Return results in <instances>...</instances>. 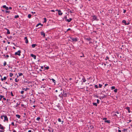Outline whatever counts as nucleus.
<instances>
[{
	"instance_id": "1",
	"label": "nucleus",
	"mask_w": 132,
	"mask_h": 132,
	"mask_svg": "<svg viewBox=\"0 0 132 132\" xmlns=\"http://www.w3.org/2000/svg\"><path fill=\"white\" fill-rule=\"evenodd\" d=\"M70 39H71L72 42H76L78 41L77 38H74L72 37H70Z\"/></svg>"
},
{
	"instance_id": "2",
	"label": "nucleus",
	"mask_w": 132,
	"mask_h": 132,
	"mask_svg": "<svg viewBox=\"0 0 132 132\" xmlns=\"http://www.w3.org/2000/svg\"><path fill=\"white\" fill-rule=\"evenodd\" d=\"M21 51L20 50H19L17 52L15 53V55H17L19 56L21 55L20 53Z\"/></svg>"
},
{
	"instance_id": "3",
	"label": "nucleus",
	"mask_w": 132,
	"mask_h": 132,
	"mask_svg": "<svg viewBox=\"0 0 132 132\" xmlns=\"http://www.w3.org/2000/svg\"><path fill=\"white\" fill-rule=\"evenodd\" d=\"M56 11H58V14L59 15H61L63 14L61 12V10H56Z\"/></svg>"
},
{
	"instance_id": "4",
	"label": "nucleus",
	"mask_w": 132,
	"mask_h": 132,
	"mask_svg": "<svg viewBox=\"0 0 132 132\" xmlns=\"http://www.w3.org/2000/svg\"><path fill=\"white\" fill-rule=\"evenodd\" d=\"M62 96L64 97H66L67 96V94L66 93H65L63 90V93L62 94Z\"/></svg>"
},
{
	"instance_id": "5",
	"label": "nucleus",
	"mask_w": 132,
	"mask_h": 132,
	"mask_svg": "<svg viewBox=\"0 0 132 132\" xmlns=\"http://www.w3.org/2000/svg\"><path fill=\"white\" fill-rule=\"evenodd\" d=\"M93 20H96L98 21V20L97 18V17L95 15L93 16Z\"/></svg>"
},
{
	"instance_id": "6",
	"label": "nucleus",
	"mask_w": 132,
	"mask_h": 132,
	"mask_svg": "<svg viewBox=\"0 0 132 132\" xmlns=\"http://www.w3.org/2000/svg\"><path fill=\"white\" fill-rule=\"evenodd\" d=\"M30 56L31 57H33L34 59H36V56L35 55H34L33 54H31L30 55Z\"/></svg>"
},
{
	"instance_id": "7",
	"label": "nucleus",
	"mask_w": 132,
	"mask_h": 132,
	"mask_svg": "<svg viewBox=\"0 0 132 132\" xmlns=\"http://www.w3.org/2000/svg\"><path fill=\"white\" fill-rule=\"evenodd\" d=\"M24 40H25V43H28V41L27 37H25L24 38Z\"/></svg>"
},
{
	"instance_id": "8",
	"label": "nucleus",
	"mask_w": 132,
	"mask_h": 132,
	"mask_svg": "<svg viewBox=\"0 0 132 132\" xmlns=\"http://www.w3.org/2000/svg\"><path fill=\"white\" fill-rule=\"evenodd\" d=\"M3 117L4 118V120H5L8 121V118L7 117V116L6 115H3Z\"/></svg>"
},
{
	"instance_id": "9",
	"label": "nucleus",
	"mask_w": 132,
	"mask_h": 132,
	"mask_svg": "<svg viewBox=\"0 0 132 132\" xmlns=\"http://www.w3.org/2000/svg\"><path fill=\"white\" fill-rule=\"evenodd\" d=\"M41 35L43 36V37H44L45 36V34L44 32L43 31H42L40 32Z\"/></svg>"
},
{
	"instance_id": "10",
	"label": "nucleus",
	"mask_w": 132,
	"mask_h": 132,
	"mask_svg": "<svg viewBox=\"0 0 132 132\" xmlns=\"http://www.w3.org/2000/svg\"><path fill=\"white\" fill-rule=\"evenodd\" d=\"M3 7L5 8L6 10H8L9 9V7H7L5 5H4L3 6Z\"/></svg>"
},
{
	"instance_id": "11",
	"label": "nucleus",
	"mask_w": 132,
	"mask_h": 132,
	"mask_svg": "<svg viewBox=\"0 0 132 132\" xmlns=\"http://www.w3.org/2000/svg\"><path fill=\"white\" fill-rule=\"evenodd\" d=\"M5 29L7 30V34H10V32L9 30L6 28H5Z\"/></svg>"
},
{
	"instance_id": "12",
	"label": "nucleus",
	"mask_w": 132,
	"mask_h": 132,
	"mask_svg": "<svg viewBox=\"0 0 132 132\" xmlns=\"http://www.w3.org/2000/svg\"><path fill=\"white\" fill-rule=\"evenodd\" d=\"M20 102H19V103H17L16 105L15 106H14V107L15 108H16L20 104Z\"/></svg>"
},
{
	"instance_id": "13",
	"label": "nucleus",
	"mask_w": 132,
	"mask_h": 132,
	"mask_svg": "<svg viewBox=\"0 0 132 132\" xmlns=\"http://www.w3.org/2000/svg\"><path fill=\"white\" fill-rule=\"evenodd\" d=\"M85 39L87 41H90L92 40V39L90 37L85 38Z\"/></svg>"
},
{
	"instance_id": "14",
	"label": "nucleus",
	"mask_w": 132,
	"mask_h": 132,
	"mask_svg": "<svg viewBox=\"0 0 132 132\" xmlns=\"http://www.w3.org/2000/svg\"><path fill=\"white\" fill-rule=\"evenodd\" d=\"M126 109L128 110V113H130V108L129 107H126Z\"/></svg>"
},
{
	"instance_id": "15",
	"label": "nucleus",
	"mask_w": 132,
	"mask_h": 132,
	"mask_svg": "<svg viewBox=\"0 0 132 132\" xmlns=\"http://www.w3.org/2000/svg\"><path fill=\"white\" fill-rule=\"evenodd\" d=\"M72 20L71 18H70L69 19H68L67 20V21L68 22H70Z\"/></svg>"
},
{
	"instance_id": "16",
	"label": "nucleus",
	"mask_w": 132,
	"mask_h": 132,
	"mask_svg": "<svg viewBox=\"0 0 132 132\" xmlns=\"http://www.w3.org/2000/svg\"><path fill=\"white\" fill-rule=\"evenodd\" d=\"M82 80L83 81V82H85L86 81V80L84 77H83V78L82 79Z\"/></svg>"
},
{
	"instance_id": "17",
	"label": "nucleus",
	"mask_w": 132,
	"mask_h": 132,
	"mask_svg": "<svg viewBox=\"0 0 132 132\" xmlns=\"http://www.w3.org/2000/svg\"><path fill=\"white\" fill-rule=\"evenodd\" d=\"M6 77H4L3 78H1V80L2 81H3V80H6Z\"/></svg>"
},
{
	"instance_id": "18",
	"label": "nucleus",
	"mask_w": 132,
	"mask_h": 132,
	"mask_svg": "<svg viewBox=\"0 0 132 132\" xmlns=\"http://www.w3.org/2000/svg\"><path fill=\"white\" fill-rule=\"evenodd\" d=\"M122 23H124L125 24V25H126L127 24L126 21L125 20H124L122 21Z\"/></svg>"
},
{
	"instance_id": "19",
	"label": "nucleus",
	"mask_w": 132,
	"mask_h": 132,
	"mask_svg": "<svg viewBox=\"0 0 132 132\" xmlns=\"http://www.w3.org/2000/svg\"><path fill=\"white\" fill-rule=\"evenodd\" d=\"M29 88H22V89H23V90H24L26 91L27 90H28L29 89Z\"/></svg>"
},
{
	"instance_id": "20",
	"label": "nucleus",
	"mask_w": 132,
	"mask_h": 132,
	"mask_svg": "<svg viewBox=\"0 0 132 132\" xmlns=\"http://www.w3.org/2000/svg\"><path fill=\"white\" fill-rule=\"evenodd\" d=\"M37 45L36 44H33L32 45V47L34 48L35 47V46Z\"/></svg>"
},
{
	"instance_id": "21",
	"label": "nucleus",
	"mask_w": 132,
	"mask_h": 132,
	"mask_svg": "<svg viewBox=\"0 0 132 132\" xmlns=\"http://www.w3.org/2000/svg\"><path fill=\"white\" fill-rule=\"evenodd\" d=\"M16 116L18 118H20V116L19 114H16Z\"/></svg>"
},
{
	"instance_id": "22",
	"label": "nucleus",
	"mask_w": 132,
	"mask_h": 132,
	"mask_svg": "<svg viewBox=\"0 0 132 132\" xmlns=\"http://www.w3.org/2000/svg\"><path fill=\"white\" fill-rule=\"evenodd\" d=\"M39 25H41V26H43V24H42L41 23H39L37 25L36 27H38Z\"/></svg>"
},
{
	"instance_id": "23",
	"label": "nucleus",
	"mask_w": 132,
	"mask_h": 132,
	"mask_svg": "<svg viewBox=\"0 0 132 132\" xmlns=\"http://www.w3.org/2000/svg\"><path fill=\"white\" fill-rule=\"evenodd\" d=\"M50 79L51 80L54 84L55 83V82H56L55 81V80L54 79L52 78V79Z\"/></svg>"
},
{
	"instance_id": "24",
	"label": "nucleus",
	"mask_w": 132,
	"mask_h": 132,
	"mask_svg": "<svg viewBox=\"0 0 132 132\" xmlns=\"http://www.w3.org/2000/svg\"><path fill=\"white\" fill-rule=\"evenodd\" d=\"M105 122L108 123H110V121L109 120H106L105 121Z\"/></svg>"
},
{
	"instance_id": "25",
	"label": "nucleus",
	"mask_w": 132,
	"mask_h": 132,
	"mask_svg": "<svg viewBox=\"0 0 132 132\" xmlns=\"http://www.w3.org/2000/svg\"><path fill=\"white\" fill-rule=\"evenodd\" d=\"M93 104L94 105H95V106H97V104L96 103H93Z\"/></svg>"
},
{
	"instance_id": "26",
	"label": "nucleus",
	"mask_w": 132,
	"mask_h": 132,
	"mask_svg": "<svg viewBox=\"0 0 132 132\" xmlns=\"http://www.w3.org/2000/svg\"><path fill=\"white\" fill-rule=\"evenodd\" d=\"M46 87V85L45 84H44V85H43L41 87H43V88H45Z\"/></svg>"
},
{
	"instance_id": "27",
	"label": "nucleus",
	"mask_w": 132,
	"mask_h": 132,
	"mask_svg": "<svg viewBox=\"0 0 132 132\" xmlns=\"http://www.w3.org/2000/svg\"><path fill=\"white\" fill-rule=\"evenodd\" d=\"M15 82H18L19 81V79L16 78L15 79Z\"/></svg>"
},
{
	"instance_id": "28",
	"label": "nucleus",
	"mask_w": 132,
	"mask_h": 132,
	"mask_svg": "<svg viewBox=\"0 0 132 132\" xmlns=\"http://www.w3.org/2000/svg\"><path fill=\"white\" fill-rule=\"evenodd\" d=\"M31 14H29L28 15V18H31Z\"/></svg>"
},
{
	"instance_id": "29",
	"label": "nucleus",
	"mask_w": 132,
	"mask_h": 132,
	"mask_svg": "<svg viewBox=\"0 0 132 132\" xmlns=\"http://www.w3.org/2000/svg\"><path fill=\"white\" fill-rule=\"evenodd\" d=\"M44 67L45 68V69H46V70L48 69L49 68V67H48V66H47L46 67H45V66H44Z\"/></svg>"
},
{
	"instance_id": "30",
	"label": "nucleus",
	"mask_w": 132,
	"mask_h": 132,
	"mask_svg": "<svg viewBox=\"0 0 132 132\" xmlns=\"http://www.w3.org/2000/svg\"><path fill=\"white\" fill-rule=\"evenodd\" d=\"M18 74H19V76H21L22 75H23V74L22 73H18Z\"/></svg>"
},
{
	"instance_id": "31",
	"label": "nucleus",
	"mask_w": 132,
	"mask_h": 132,
	"mask_svg": "<svg viewBox=\"0 0 132 132\" xmlns=\"http://www.w3.org/2000/svg\"><path fill=\"white\" fill-rule=\"evenodd\" d=\"M115 89V87L114 86H112L111 87V89L113 90Z\"/></svg>"
},
{
	"instance_id": "32",
	"label": "nucleus",
	"mask_w": 132,
	"mask_h": 132,
	"mask_svg": "<svg viewBox=\"0 0 132 132\" xmlns=\"http://www.w3.org/2000/svg\"><path fill=\"white\" fill-rule=\"evenodd\" d=\"M40 118L39 117H38L36 119V120H38V121H39V120H40Z\"/></svg>"
},
{
	"instance_id": "33",
	"label": "nucleus",
	"mask_w": 132,
	"mask_h": 132,
	"mask_svg": "<svg viewBox=\"0 0 132 132\" xmlns=\"http://www.w3.org/2000/svg\"><path fill=\"white\" fill-rule=\"evenodd\" d=\"M19 17V16L18 15H15L14 16V18H16Z\"/></svg>"
},
{
	"instance_id": "34",
	"label": "nucleus",
	"mask_w": 132,
	"mask_h": 132,
	"mask_svg": "<svg viewBox=\"0 0 132 132\" xmlns=\"http://www.w3.org/2000/svg\"><path fill=\"white\" fill-rule=\"evenodd\" d=\"M6 62L5 61H4V63L3 64V66H5L6 65Z\"/></svg>"
},
{
	"instance_id": "35",
	"label": "nucleus",
	"mask_w": 132,
	"mask_h": 132,
	"mask_svg": "<svg viewBox=\"0 0 132 132\" xmlns=\"http://www.w3.org/2000/svg\"><path fill=\"white\" fill-rule=\"evenodd\" d=\"M44 22L45 23L46 22V18H44Z\"/></svg>"
},
{
	"instance_id": "36",
	"label": "nucleus",
	"mask_w": 132,
	"mask_h": 132,
	"mask_svg": "<svg viewBox=\"0 0 132 132\" xmlns=\"http://www.w3.org/2000/svg\"><path fill=\"white\" fill-rule=\"evenodd\" d=\"M11 94L12 96H13L14 95L13 94L12 92H11Z\"/></svg>"
},
{
	"instance_id": "37",
	"label": "nucleus",
	"mask_w": 132,
	"mask_h": 132,
	"mask_svg": "<svg viewBox=\"0 0 132 132\" xmlns=\"http://www.w3.org/2000/svg\"><path fill=\"white\" fill-rule=\"evenodd\" d=\"M117 90L118 89H116L114 90V92L115 93H117Z\"/></svg>"
},
{
	"instance_id": "38",
	"label": "nucleus",
	"mask_w": 132,
	"mask_h": 132,
	"mask_svg": "<svg viewBox=\"0 0 132 132\" xmlns=\"http://www.w3.org/2000/svg\"><path fill=\"white\" fill-rule=\"evenodd\" d=\"M102 85L101 84H99V88H101L102 86Z\"/></svg>"
},
{
	"instance_id": "39",
	"label": "nucleus",
	"mask_w": 132,
	"mask_h": 132,
	"mask_svg": "<svg viewBox=\"0 0 132 132\" xmlns=\"http://www.w3.org/2000/svg\"><path fill=\"white\" fill-rule=\"evenodd\" d=\"M13 76V74L12 73H11L10 74V76L11 77H12Z\"/></svg>"
},
{
	"instance_id": "40",
	"label": "nucleus",
	"mask_w": 132,
	"mask_h": 132,
	"mask_svg": "<svg viewBox=\"0 0 132 132\" xmlns=\"http://www.w3.org/2000/svg\"><path fill=\"white\" fill-rule=\"evenodd\" d=\"M0 129H4V128L3 126H2L0 127Z\"/></svg>"
},
{
	"instance_id": "41",
	"label": "nucleus",
	"mask_w": 132,
	"mask_h": 132,
	"mask_svg": "<svg viewBox=\"0 0 132 132\" xmlns=\"http://www.w3.org/2000/svg\"><path fill=\"white\" fill-rule=\"evenodd\" d=\"M58 120L59 122H61V119L60 118H58Z\"/></svg>"
},
{
	"instance_id": "42",
	"label": "nucleus",
	"mask_w": 132,
	"mask_h": 132,
	"mask_svg": "<svg viewBox=\"0 0 132 132\" xmlns=\"http://www.w3.org/2000/svg\"><path fill=\"white\" fill-rule=\"evenodd\" d=\"M18 85L17 84H15H15L14 86L15 87H18Z\"/></svg>"
},
{
	"instance_id": "43",
	"label": "nucleus",
	"mask_w": 132,
	"mask_h": 132,
	"mask_svg": "<svg viewBox=\"0 0 132 132\" xmlns=\"http://www.w3.org/2000/svg\"><path fill=\"white\" fill-rule=\"evenodd\" d=\"M24 91L23 90H22L21 92V93L22 94L24 93Z\"/></svg>"
},
{
	"instance_id": "44",
	"label": "nucleus",
	"mask_w": 132,
	"mask_h": 132,
	"mask_svg": "<svg viewBox=\"0 0 132 132\" xmlns=\"http://www.w3.org/2000/svg\"><path fill=\"white\" fill-rule=\"evenodd\" d=\"M97 103H98V104L99 103V102H100V100L98 99H97Z\"/></svg>"
},
{
	"instance_id": "45",
	"label": "nucleus",
	"mask_w": 132,
	"mask_h": 132,
	"mask_svg": "<svg viewBox=\"0 0 132 132\" xmlns=\"http://www.w3.org/2000/svg\"><path fill=\"white\" fill-rule=\"evenodd\" d=\"M95 87L96 88H98V87L97 85H95Z\"/></svg>"
},
{
	"instance_id": "46",
	"label": "nucleus",
	"mask_w": 132,
	"mask_h": 132,
	"mask_svg": "<svg viewBox=\"0 0 132 132\" xmlns=\"http://www.w3.org/2000/svg\"><path fill=\"white\" fill-rule=\"evenodd\" d=\"M109 59V57L108 56H106V59H105V60H108Z\"/></svg>"
},
{
	"instance_id": "47",
	"label": "nucleus",
	"mask_w": 132,
	"mask_h": 132,
	"mask_svg": "<svg viewBox=\"0 0 132 132\" xmlns=\"http://www.w3.org/2000/svg\"><path fill=\"white\" fill-rule=\"evenodd\" d=\"M64 18L67 21V17L66 16H65L64 17Z\"/></svg>"
},
{
	"instance_id": "48",
	"label": "nucleus",
	"mask_w": 132,
	"mask_h": 132,
	"mask_svg": "<svg viewBox=\"0 0 132 132\" xmlns=\"http://www.w3.org/2000/svg\"><path fill=\"white\" fill-rule=\"evenodd\" d=\"M10 12V11H6V13H9Z\"/></svg>"
},
{
	"instance_id": "49",
	"label": "nucleus",
	"mask_w": 132,
	"mask_h": 132,
	"mask_svg": "<svg viewBox=\"0 0 132 132\" xmlns=\"http://www.w3.org/2000/svg\"><path fill=\"white\" fill-rule=\"evenodd\" d=\"M126 12V10H123V13H125Z\"/></svg>"
},
{
	"instance_id": "50",
	"label": "nucleus",
	"mask_w": 132,
	"mask_h": 132,
	"mask_svg": "<svg viewBox=\"0 0 132 132\" xmlns=\"http://www.w3.org/2000/svg\"><path fill=\"white\" fill-rule=\"evenodd\" d=\"M0 97L1 98H3L4 97V96H3V95H0Z\"/></svg>"
},
{
	"instance_id": "51",
	"label": "nucleus",
	"mask_w": 132,
	"mask_h": 132,
	"mask_svg": "<svg viewBox=\"0 0 132 132\" xmlns=\"http://www.w3.org/2000/svg\"><path fill=\"white\" fill-rule=\"evenodd\" d=\"M70 30H71V29L70 28H69L67 29L66 31L67 32V31H68Z\"/></svg>"
},
{
	"instance_id": "52",
	"label": "nucleus",
	"mask_w": 132,
	"mask_h": 132,
	"mask_svg": "<svg viewBox=\"0 0 132 132\" xmlns=\"http://www.w3.org/2000/svg\"><path fill=\"white\" fill-rule=\"evenodd\" d=\"M12 125L13 126H14V123L13 122H12L11 123Z\"/></svg>"
},
{
	"instance_id": "53",
	"label": "nucleus",
	"mask_w": 132,
	"mask_h": 132,
	"mask_svg": "<svg viewBox=\"0 0 132 132\" xmlns=\"http://www.w3.org/2000/svg\"><path fill=\"white\" fill-rule=\"evenodd\" d=\"M115 113H117V114H120V113L118 111H117L115 112Z\"/></svg>"
},
{
	"instance_id": "54",
	"label": "nucleus",
	"mask_w": 132,
	"mask_h": 132,
	"mask_svg": "<svg viewBox=\"0 0 132 132\" xmlns=\"http://www.w3.org/2000/svg\"><path fill=\"white\" fill-rule=\"evenodd\" d=\"M127 129H124L123 130V131H127Z\"/></svg>"
},
{
	"instance_id": "55",
	"label": "nucleus",
	"mask_w": 132,
	"mask_h": 132,
	"mask_svg": "<svg viewBox=\"0 0 132 132\" xmlns=\"http://www.w3.org/2000/svg\"><path fill=\"white\" fill-rule=\"evenodd\" d=\"M129 24H130L129 22H128L127 23V24H126V25H128Z\"/></svg>"
},
{
	"instance_id": "56",
	"label": "nucleus",
	"mask_w": 132,
	"mask_h": 132,
	"mask_svg": "<svg viewBox=\"0 0 132 132\" xmlns=\"http://www.w3.org/2000/svg\"><path fill=\"white\" fill-rule=\"evenodd\" d=\"M4 130H0V132H4Z\"/></svg>"
},
{
	"instance_id": "57",
	"label": "nucleus",
	"mask_w": 132,
	"mask_h": 132,
	"mask_svg": "<svg viewBox=\"0 0 132 132\" xmlns=\"http://www.w3.org/2000/svg\"><path fill=\"white\" fill-rule=\"evenodd\" d=\"M84 54H82V55H81V56H80V57H84Z\"/></svg>"
},
{
	"instance_id": "58",
	"label": "nucleus",
	"mask_w": 132,
	"mask_h": 132,
	"mask_svg": "<svg viewBox=\"0 0 132 132\" xmlns=\"http://www.w3.org/2000/svg\"><path fill=\"white\" fill-rule=\"evenodd\" d=\"M24 106V104H21V106H22V107L23 106Z\"/></svg>"
},
{
	"instance_id": "59",
	"label": "nucleus",
	"mask_w": 132,
	"mask_h": 132,
	"mask_svg": "<svg viewBox=\"0 0 132 132\" xmlns=\"http://www.w3.org/2000/svg\"><path fill=\"white\" fill-rule=\"evenodd\" d=\"M118 132H121V131L120 130L118 129Z\"/></svg>"
},
{
	"instance_id": "60",
	"label": "nucleus",
	"mask_w": 132,
	"mask_h": 132,
	"mask_svg": "<svg viewBox=\"0 0 132 132\" xmlns=\"http://www.w3.org/2000/svg\"><path fill=\"white\" fill-rule=\"evenodd\" d=\"M12 7H9V9H10V10H11L12 9Z\"/></svg>"
},
{
	"instance_id": "61",
	"label": "nucleus",
	"mask_w": 132,
	"mask_h": 132,
	"mask_svg": "<svg viewBox=\"0 0 132 132\" xmlns=\"http://www.w3.org/2000/svg\"><path fill=\"white\" fill-rule=\"evenodd\" d=\"M3 99L5 101L6 100V98L4 97L3 98Z\"/></svg>"
},
{
	"instance_id": "62",
	"label": "nucleus",
	"mask_w": 132,
	"mask_h": 132,
	"mask_svg": "<svg viewBox=\"0 0 132 132\" xmlns=\"http://www.w3.org/2000/svg\"><path fill=\"white\" fill-rule=\"evenodd\" d=\"M108 85V84H105V85L104 86H106L107 85Z\"/></svg>"
},
{
	"instance_id": "63",
	"label": "nucleus",
	"mask_w": 132,
	"mask_h": 132,
	"mask_svg": "<svg viewBox=\"0 0 132 132\" xmlns=\"http://www.w3.org/2000/svg\"><path fill=\"white\" fill-rule=\"evenodd\" d=\"M51 11V12H55V11H54V10H52Z\"/></svg>"
},
{
	"instance_id": "64",
	"label": "nucleus",
	"mask_w": 132,
	"mask_h": 132,
	"mask_svg": "<svg viewBox=\"0 0 132 132\" xmlns=\"http://www.w3.org/2000/svg\"><path fill=\"white\" fill-rule=\"evenodd\" d=\"M28 132H32V131L31 130H28Z\"/></svg>"
}]
</instances>
